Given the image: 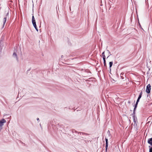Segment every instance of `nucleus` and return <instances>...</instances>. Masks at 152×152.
I'll list each match as a JSON object with an SVG mask.
<instances>
[{
    "mask_svg": "<svg viewBox=\"0 0 152 152\" xmlns=\"http://www.w3.org/2000/svg\"><path fill=\"white\" fill-rule=\"evenodd\" d=\"M32 22L34 27L35 28L37 31H38V29L37 27V25L36 24V22L33 15L32 18Z\"/></svg>",
    "mask_w": 152,
    "mask_h": 152,
    "instance_id": "nucleus-1",
    "label": "nucleus"
},
{
    "mask_svg": "<svg viewBox=\"0 0 152 152\" xmlns=\"http://www.w3.org/2000/svg\"><path fill=\"white\" fill-rule=\"evenodd\" d=\"M151 90V86L150 84H148L146 86V92L149 94Z\"/></svg>",
    "mask_w": 152,
    "mask_h": 152,
    "instance_id": "nucleus-2",
    "label": "nucleus"
},
{
    "mask_svg": "<svg viewBox=\"0 0 152 152\" xmlns=\"http://www.w3.org/2000/svg\"><path fill=\"white\" fill-rule=\"evenodd\" d=\"M6 122V121L4 119H2L0 121V128L2 129V127L4 125V124Z\"/></svg>",
    "mask_w": 152,
    "mask_h": 152,
    "instance_id": "nucleus-3",
    "label": "nucleus"
},
{
    "mask_svg": "<svg viewBox=\"0 0 152 152\" xmlns=\"http://www.w3.org/2000/svg\"><path fill=\"white\" fill-rule=\"evenodd\" d=\"M105 141H106V146H105V150L107 152V149L108 146V140L107 139V137H106V136L105 138Z\"/></svg>",
    "mask_w": 152,
    "mask_h": 152,
    "instance_id": "nucleus-4",
    "label": "nucleus"
},
{
    "mask_svg": "<svg viewBox=\"0 0 152 152\" xmlns=\"http://www.w3.org/2000/svg\"><path fill=\"white\" fill-rule=\"evenodd\" d=\"M133 117V121L134 123L136 124H137V118L136 117H135V114H134V113L132 114Z\"/></svg>",
    "mask_w": 152,
    "mask_h": 152,
    "instance_id": "nucleus-5",
    "label": "nucleus"
},
{
    "mask_svg": "<svg viewBox=\"0 0 152 152\" xmlns=\"http://www.w3.org/2000/svg\"><path fill=\"white\" fill-rule=\"evenodd\" d=\"M148 142L149 144L152 145V137L148 139Z\"/></svg>",
    "mask_w": 152,
    "mask_h": 152,
    "instance_id": "nucleus-6",
    "label": "nucleus"
},
{
    "mask_svg": "<svg viewBox=\"0 0 152 152\" xmlns=\"http://www.w3.org/2000/svg\"><path fill=\"white\" fill-rule=\"evenodd\" d=\"M138 103V102H136V103L135 104V105L134 107V110H133V112H134V114L135 113V112L136 110V108L137 107V105Z\"/></svg>",
    "mask_w": 152,
    "mask_h": 152,
    "instance_id": "nucleus-7",
    "label": "nucleus"
},
{
    "mask_svg": "<svg viewBox=\"0 0 152 152\" xmlns=\"http://www.w3.org/2000/svg\"><path fill=\"white\" fill-rule=\"evenodd\" d=\"M13 57L16 58V59L18 60V57L17 56V54L16 53H14L13 55Z\"/></svg>",
    "mask_w": 152,
    "mask_h": 152,
    "instance_id": "nucleus-8",
    "label": "nucleus"
},
{
    "mask_svg": "<svg viewBox=\"0 0 152 152\" xmlns=\"http://www.w3.org/2000/svg\"><path fill=\"white\" fill-rule=\"evenodd\" d=\"M6 20H7V18L6 17L4 18L3 19V26H4V25L6 22Z\"/></svg>",
    "mask_w": 152,
    "mask_h": 152,
    "instance_id": "nucleus-9",
    "label": "nucleus"
},
{
    "mask_svg": "<svg viewBox=\"0 0 152 152\" xmlns=\"http://www.w3.org/2000/svg\"><path fill=\"white\" fill-rule=\"evenodd\" d=\"M78 133L80 134V135H81V134H83V135L85 134L86 135H88V134H86V133H84V132H79Z\"/></svg>",
    "mask_w": 152,
    "mask_h": 152,
    "instance_id": "nucleus-10",
    "label": "nucleus"
},
{
    "mask_svg": "<svg viewBox=\"0 0 152 152\" xmlns=\"http://www.w3.org/2000/svg\"><path fill=\"white\" fill-rule=\"evenodd\" d=\"M142 92H141L140 93L139 96L138 97V98L139 99H140L142 96Z\"/></svg>",
    "mask_w": 152,
    "mask_h": 152,
    "instance_id": "nucleus-11",
    "label": "nucleus"
},
{
    "mask_svg": "<svg viewBox=\"0 0 152 152\" xmlns=\"http://www.w3.org/2000/svg\"><path fill=\"white\" fill-rule=\"evenodd\" d=\"M113 62H112H112H109V65H110V68H111L112 67V66L113 65Z\"/></svg>",
    "mask_w": 152,
    "mask_h": 152,
    "instance_id": "nucleus-12",
    "label": "nucleus"
},
{
    "mask_svg": "<svg viewBox=\"0 0 152 152\" xmlns=\"http://www.w3.org/2000/svg\"><path fill=\"white\" fill-rule=\"evenodd\" d=\"M107 51L108 53H109V56H108L107 57V58L110 55H111V54L110 52L108 50H107Z\"/></svg>",
    "mask_w": 152,
    "mask_h": 152,
    "instance_id": "nucleus-13",
    "label": "nucleus"
},
{
    "mask_svg": "<svg viewBox=\"0 0 152 152\" xmlns=\"http://www.w3.org/2000/svg\"><path fill=\"white\" fill-rule=\"evenodd\" d=\"M104 66H106V61H104Z\"/></svg>",
    "mask_w": 152,
    "mask_h": 152,
    "instance_id": "nucleus-14",
    "label": "nucleus"
},
{
    "mask_svg": "<svg viewBox=\"0 0 152 152\" xmlns=\"http://www.w3.org/2000/svg\"><path fill=\"white\" fill-rule=\"evenodd\" d=\"M103 59L104 61H106L105 60V56H103Z\"/></svg>",
    "mask_w": 152,
    "mask_h": 152,
    "instance_id": "nucleus-15",
    "label": "nucleus"
},
{
    "mask_svg": "<svg viewBox=\"0 0 152 152\" xmlns=\"http://www.w3.org/2000/svg\"><path fill=\"white\" fill-rule=\"evenodd\" d=\"M149 152H152V147L149 149Z\"/></svg>",
    "mask_w": 152,
    "mask_h": 152,
    "instance_id": "nucleus-16",
    "label": "nucleus"
},
{
    "mask_svg": "<svg viewBox=\"0 0 152 152\" xmlns=\"http://www.w3.org/2000/svg\"><path fill=\"white\" fill-rule=\"evenodd\" d=\"M102 56H105V55H104V52H103L102 53Z\"/></svg>",
    "mask_w": 152,
    "mask_h": 152,
    "instance_id": "nucleus-17",
    "label": "nucleus"
},
{
    "mask_svg": "<svg viewBox=\"0 0 152 152\" xmlns=\"http://www.w3.org/2000/svg\"><path fill=\"white\" fill-rule=\"evenodd\" d=\"M108 133H109V134H108L109 136V137H110V131H108Z\"/></svg>",
    "mask_w": 152,
    "mask_h": 152,
    "instance_id": "nucleus-18",
    "label": "nucleus"
},
{
    "mask_svg": "<svg viewBox=\"0 0 152 152\" xmlns=\"http://www.w3.org/2000/svg\"><path fill=\"white\" fill-rule=\"evenodd\" d=\"M140 99H139L138 98L136 102H139V101Z\"/></svg>",
    "mask_w": 152,
    "mask_h": 152,
    "instance_id": "nucleus-19",
    "label": "nucleus"
},
{
    "mask_svg": "<svg viewBox=\"0 0 152 152\" xmlns=\"http://www.w3.org/2000/svg\"><path fill=\"white\" fill-rule=\"evenodd\" d=\"M37 121H39V118H37Z\"/></svg>",
    "mask_w": 152,
    "mask_h": 152,
    "instance_id": "nucleus-20",
    "label": "nucleus"
},
{
    "mask_svg": "<svg viewBox=\"0 0 152 152\" xmlns=\"http://www.w3.org/2000/svg\"><path fill=\"white\" fill-rule=\"evenodd\" d=\"M62 57H63V56H62H62H61V58H62Z\"/></svg>",
    "mask_w": 152,
    "mask_h": 152,
    "instance_id": "nucleus-21",
    "label": "nucleus"
},
{
    "mask_svg": "<svg viewBox=\"0 0 152 152\" xmlns=\"http://www.w3.org/2000/svg\"><path fill=\"white\" fill-rule=\"evenodd\" d=\"M112 82L114 83L115 82Z\"/></svg>",
    "mask_w": 152,
    "mask_h": 152,
    "instance_id": "nucleus-22",
    "label": "nucleus"
}]
</instances>
